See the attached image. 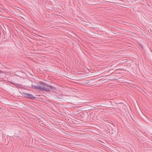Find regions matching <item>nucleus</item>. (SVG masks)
I'll return each mask as SVG.
<instances>
[{
	"mask_svg": "<svg viewBox=\"0 0 152 152\" xmlns=\"http://www.w3.org/2000/svg\"><path fill=\"white\" fill-rule=\"evenodd\" d=\"M44 90L46 91H52L54 92H56L57 90L56 88L54 87L48 85L47 84L45 83Z\"/></svg>",
	"mask_w": 152,
	"mask_h": 152,
	"instance_id": "nucleus-1",
	"label": "nucleus"
},
{
	"mask_svg": "<svg viewBox=\"0 0 152 152\" xmlns=\"http://www.w3.org/2000/svg\"><path fill=\"white\" fill-rule=\"evenodd\" d=\"M39 83L42 85V86L38 85L37 86H35L32 85L31 86V88L34 89H36L37 90H44L45 83L43 82H40Z\"/></svg>",
	"mask_w": 152,
	"mask_h": 152,
	"instance_id": "nucleus-2",
	"label": "nucleus"
},
{
	"mask_svg": "<svg viewBox=\"0 0 152 152\" xmlns=\"http://www.w3.org/2000/svg\"><path fill=\"white\" fill-rule=\"evenodd\" d=\"M86 82L85 84L88 85L89 86H91L94 85L96 84V82L94 80H91L85 81Z\"/></svg>",
	"mask_w": 152,
	"mask_h": 152,
	"instance_id": "nucleus-3",
	"label": "nucleus"
},
{
	"mask_svg": "<svg viewBox=\"0 0 152 152\" xmlns=\"http://www.w3.org/2000/svg\"><path fill=\"white\" fill-rule=\"evenodd\" d=\"M24 95L26 97L32 99H34L36 98L32 94H30L25 93Z\"/></svg>",
	"mask_w": 152,
	"mask_h": 152,
	"instance_id": "nucleus-4",
	"label": "nucleus"
},
{
	"mask_svg": "<svg viewBox=\"0 0 152 152\" xmlns=\"http://www.w3.org/2000/svg\"><path fill=\"white\" fill-rule=\"evenodd\" d=\"M11 83L13 85L15 86L16 87H17L18 88H21V85L19 84L15 83H13L12 82H11Z\"/></svg>",
	"mask_w": 152,
	"mask_h": 152,
	"instance_id": "nucleus-5",
	"label": "nucleus"
},
{
	"mask_svg": "<svg viewBox=\"0 0 152 152\" xmlns=\"http://www.w3.org/2000/svg\"><path fill=\"white\" fill-rule=\"evenodd\" d=\"M39 124L40 125L42 126H43L44 125V124H43L42 121H39Z\"/></svg>",
	"mask_w": 152,
	"mask_h": 152,
	"instance_id": "nucleus-6",
	"label": "nucleus"
},
{
	"mask_svg": "<svg viewBox=\"0 0 152 152\" xmlns=\"http://www.w3.org/2000/svg\"><path fill=\"white\" fill-rule=\"evenodd\" d=\"M2 73V71L1 70H0V73Z\"/></svg>",
	"mask_w": 152,
	"mask_h": 152,
	"instance_id": "nucleus-7",
	"label": "nucleus"
}]
</instances>
